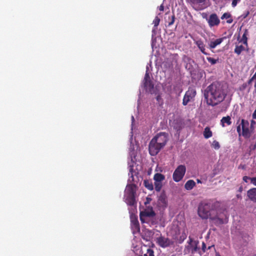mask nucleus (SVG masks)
Masks as SVG:
<instances>
[{"instance_id":"obj_44","label":"nucleus","mask_w":256,"mask_h":256,"mask_svg":"<svg viewBox=\"0 0 256 256\" xmlns=\"http://www.w3.org/2000/svg\"><path fill=\"white\" fill-rule=\"evenodd\" d=\"M252 118L254 119H256V109L254 111L253 114H252Z\"/></svg>"},{"instance_id":"obj_33","label":"nucleus","mask_w":256,"mask_h":256,"mask_svg":"<svg viewBox=\"0 0 256 256\" xmlns=\"http://www.w3.org/2000/svg\"><path fill=\"white\" fill-rule=\"evenodd\" d=\"M206 0H190V2L194 4H197L204 3Z\"/></svg>"},{"instance_id":"obj_55","label":"nucleus","mask_w":256,"mask_h":256,"mask_svg":"<svg viewBox=\"0 0 256 256\" xmlns=\"http://www.w3.org/2000/svg\"><path fill=\"white\" fill-rule=\"evenodd\" d=\"M254 122H254V120H252V124H254Z\"/></svg>"},{"instance_id":"obj_47","label":"nucleus","mask_w":256,"mask_h":256,"mask_svg":"<svg viewBox=\"0 0 256 256\" xmlns=\"http://www.w3.org/2000/svg\"><path fill=\"white\" fill-rule=\"evenodd\" d=\"M254 93L256 94V82H255V83H254Z\"/></svg>"},{"instance_id":"obj_45","label":"nucleus","mask_w":256,"mask_h":256,"mask_svg":"<svg viewBox=\"0 0 256 256\" xmlns=\"http://www.w3.org/2000/svg\"><path fill=\"white\" fill-rule=\"evenodd\" d=\"M159 10H160V11H163V10H164V6H163V5H162H162L160 6Z\"/></svg>"},{"instance_id":"obj_43","label":"nucleus","mask_w":256,"mask_h":256,"mask_svg":"<svg viewBox=\"0 0 256 256\" xmlns=\"http://www.w3.org/2000/svg\"><path fill=\"white\" fill-rule=\"evenodd\" d=\"M152 200L151 198H147L146 201L144 202L145 204H147L150 202Z\"/></svg>"},{"instance_id":"obj_25","label":"nucleus","mask_w":256,"mask_h":256,"mask_svg":"<svg viewBox=\"0 0 256 256\" xmlns=\"http://www.w3.org/2000/svg\"><path fill=\"white\" fill-rule=\"evenodd\" d=\"M144 184L148 190H152L154 189V186L151 180H144Z\"/></svg>"},{"instance_id":"obj_29","label":"nucleus","mask_w":256,"mask_h":256,"mask_svg":"<svg viewBox=\"0 0 256 256\" xmlns=\"http://www.w3.org/2000/svg\"><path fill=\"white\" fill-rule=\"evenodd\" d=\"M212 146L215 150H218L220 148V144L218 141L214 140L212 144Z\"/></svg>"},{"instance_id":"obj_21","label":"nucleus","mask_w":256,"mask_h":256,"mask_svg":"<svg viewBox=\"0 0 256 256\" xmlns=\"http://www.w3.org/2000/svg\"><path fill=\"white\" fill-rule=\"evenodd\" d=\"M222 20L227 19L226 22L228 24H232L233 22L232 14L230 12H225L221 16Z\"/></svg>"},{"instance_id":"obj_49","label":"nucleus","mask_w":256,"mask_h":256,"mask_svg":"<svg viewBox=\"0 0 256 256\" xmlns=\"http://www.w3.org/2000/svg\"><path fill=\"white\" fill-rule=\"evenodd\" d=\"M242 187L241 186L238 188L239 192H241L242 191Z\"/></svg>"},{"instance_id":"obj_46","label":"nucleus","mask_w":256,"mask_h":256,"mask_svg":"<svg viewBox=\"0 0 256 256\" xmlns=\"http://www.w3.org/2000/svg\"><path fill=\"white\" fill-rule=\"evenodd\" d=\"M256 78H253V76H252V78L249 80L248 82V84H250L254 80H255Z\"/></svg>"},{"instance_id":"obj_50","label":"nucleus","mask_w":256,"mask_h":256,"mask_svg":"<svg viewBox=\"0 0 256 256\" xmlns=\"http://www.w3.org/2000/svg\"><path fill=\"white\" fill-rule=\"evenodd\" d=\"M156 100H157L158 101V100H159L160 98V96H159V95H158V96H156Z\"/></svg>"},{"instance_id":"obj_37","label":"nucleus","mask_w":256,"mask_h":256,"mask_svg":"<svg viewBox=\"0 0 256 256\" xmlns=\"http://www.w3.org/2000/svg\"><path fill=\"white\" fill-rule=\"evenodd\" d=\"M240 0H232V6L235 7L236 6L238 1H240Z\"/></svg>"},{"instance_id":"obj_32","label":"nucleus","mask_w":256,"mask_h":256,"mask_svg":"<svg viewBox=\"0 0 256 256\" xmlns=\"http://www.w3.org/2000/svg\"><path fill=\"white\" fill-rule=\"evenodd\" d=\"M144 256H154V252L153 250L150 248H148L147 250L146 254H144Z\"/></svg>"},{"instance_id":"obj_2","label":"nucleus","mask_w":256,"mask_h":256,"mask_svg":"<svg viewBox=\"0 0 256 256\" xmlns=\"http://www.w3.org/2000/svg\"><path fill=\"white\" fill-rule=\"evenodd\" d=\"M136 186L134 184H128L125 190L124 201L130 206H134L136 204Z\"/></svg>"},{"instance_id":"obj_57","label":"nucleus","mask_w":256,"mask_h":256,"mask_svg":"<svg viewBox=\"0 0 256 256\" xmlns=\"http://www.w3.org/2000/svg\"><path fill=\"white\" fill-rule=\"evenodd\" d=\"M176 128V129L178 130H180V128Z\"/></svg>"},{"instance_id":"obj_12","label":"nucleus","mask_w":256,"mask_h":256,"mask_svg":"<svg viewBox=\"0 0 256 256\" xmlns=\"http://www.w3.org/2000/svg\"><path fill=\"white\" fill-rule=\"evenodd\" d=\"M132 228L134 230L139 232L140 227L138 216L135 214H131L130 216Z\"/></svg>"},{"instance_id":"obj_48","label":"nucleus","mask_w":256,"mask_h":256,"mask_svg":"<svg viewBox=\"0 0 256 256\" xmlns=\"http://www.w3.org/2000/svg\"><path fill=\"white\" fill-rule=\"evenodd\" d=\"M236 197L238 198V199H242V196L240 194H236Z\"/></svg>"},{"instance_id":"obj_18","label":"nucleus","mask_w":256,"mask_h":256,"mask_svg":"<svg viewBox=\"0 0 256 256\" xmlns=\"http://www.w3.org/2000/svg\"><path fill=\"white\" fill-rule=\"evenodd\" d=\"M248 30L245 29L244 33L242 34V38L239 40L240 42H242L246 48L248 47Z\"/></svg>"},{"instance_id":"obj_41","label":"nucleus","mask_w":256,"mask_h":256,"mask_svg":"<svg viewBox=\"0 0 256 256\" xmlns=\"http://www.w3.org/2000/svg\"><path fill=\"white\" fill-rule=\"evenodd\" d=\"M250 14V12L248 10H247L243 14V17L244 18H246Z\"/></svg>"},{"instance_id":"obj_5","label":"nucleus","mask_w":256,"mask_h":256,"mask_svg":"<svg viewBox=\"0 0 256 256\" xmlns=\"http://www.w3.org/2000/svg\"><path fill=\"white\" fill-rule=\"evenodd\" d=\"M162 148L159 146L155 140L152 139L148 145L149 152L151 156H156Z\"/></svg>"},{"instance_id":"obj_30","label":"nucleus","mask_w":256,"mask_h":256,"mask_svg":"<svg viewBox=\"0 0 256 256\" xmlns=\"http://www.w3.org/2000/svg\"><path fill=\"white\" fill-rule=\"evenodd\" d=\"M186 235L184 232H183L182 235L180 236V238L178 240V241L179 244H182L184 240L186 238Z\"/></svg>"},{"instance_id":"obj_39","label":"nucleus","mask_w":256,"mask_h":256,"mask_svg":"<svg viewBox=\"0 0 256 256\" xmlns=\"http://www.w3.org/2000/svg\"><path fill=\"white\" fill-rule=\"evenodd\" d=\"M250 178H250V177H248V176H243V178H242V180H243L244 182H248V180H250Z\"/></svg>"},{"instance_id":"obj_22","label":"nucleus","mask_w":256,"mask_h":256,"mask_svg":"<svg viewBox=\"0 0 256 256\" xmlns=\"http://www.w3.org/2000/svg\"><path fill=\"white\" fill-rule=\"evenodd\" d=\"M220 122L223 127L225 126V123L228 126H230L232 124L231 118L230 116H224L222 118Z\"/></svg>"},{"instance_id":"obj_8","label":"nucleus","mask_w":256,"mask_h":256,"mask_svg":"<svg viewBox=\"0 0 256 256\" xmlns=\"http://www.w3.org/2000/svg\"><path fill=\"white\" fill-rule=\"evenodd\" d=\"M144 210L140 212V220L142 223L146 222L148 218H152L156 215L153 209H144Z\"/></svg>"},{"instance_id":"obj_35","label":"nucleus","mask_w":256,"mask_h":256,"mask_svg":"<svg viewBox=\"0 0 256 256\" xmlns=\"http://www.w3.org/2000/svg\"><path fill=\"white\" fill-rule=\"evenodd\" d=\"M250 181L252 184L256 186V177L251 178Z\"/></svg>"},{"instance_id":"obj_28","label":"nucleus","mask_w":256,"mask_h":256,"mask_svg":"<svg viewBox=\"0 0 256 256\" xmlns=\"http://www.w3.org/2000/svg\"><path fill=\"white\" fill-rule=\"evenodd\" d=\"M174 21L175 16L174 14L170 16H168V26H170L174 24Z\"/></svg>"},{"instance_id":"obj_36","label":"nucleus","mask_w":256,"mask_h":256,"mask_svg":"<svg viewBox=\"0 0 256 256\" xmlns=\"http://www.w3.org/2000/svg\"><path fill=\"white\" fill-rule=\"evenodd\" d=\"M240 124L238 125L237 128H236V131L238 132V135L239 136H240L242 134H241V129H240Z\"/></svg>"},{"instance_id":"obj_42","label":"nucleus","mask_w":256,"mask_h":256,"mask_svg":"<svg viewBox=\"0 0 256 256\" xmlns=\"http://www.w3.org/2000/svg\"><path fill=\"white\" fill-rule=\"evenodd\" d=\"M198 248L197 246V244H196V246H194V248L192 250V252H196L198 250Z\"/></svg>"},{"instance_id":"obj_60","label":"nucleus","mask_w":256,"mask_h":256,"mask_svg":"<svg viewBox=\"0 0 256 256\" xmlns=\"http://www.w3.org/2000/svg\"><path fill=\"white\" fill-rule=\"evenodd\" d=\"M172 256H176L172 255Z\"/></svg>"},{"instance_id":"obj_14","label":"nucleus","mask_w":256,"mask_h":256,"mask_svg":"<svg viewBox=\"0 0 256 256\" xmlns=\"http://www.w3.org/2000/svg\"><path fill=\"white\" fill-rule=\"evenodd\" d=\"M144 84L145 88H148L150 90L154 88V84L150 80L149 74L147 72L144 76Z\"/></svg>"},{"instance_id":"obj_27","label":"nucleus","mask_w":256,"mask_h":256,"mask_svg":"<svg viewBox=\"0 0 256 256\" xmlns=\"http://www.w3.org/2000/svg\"><path fill=\"white\" fill-rule=\"evenodd\" d=\"M158 200L160 201L164 204H166V197L164 193H162L160 196Z\"/></svg>"},{"instance_id":"obj_26","label":"nucleus","mask_w":256,"mask_h":256,"mask_svg":"<svg viewBox=\"0 0 256 256\" xmlns=\"http://www.w3.org/2000/svg\"><path fill=\"white\" fill-rule=\"evenodd\" d=\"M162 186V182L154 181V188L156 192H160Z\"/></svg>"},{"instance_id":"obj_20","label":"nucleus","mask_w":256,"mask_h":256,"mask_svg":"<svg viewBox=\"0 0 256 256\" xmlns=\"http://www.w3.org/2000/svg\"><path fill=\"white\" fill-rule=\"evenodd\" d=\"M196 186V182L194 180H188L184 184V188L186 190H191Z\"/></svg>"},{"instance_id":"obj_7","label":"nucleus","mask_w":256,"mask_h":256,"mask_svg":"<svg viewBox=\"0 0 256 256\" xmlns=\"http://www.w3.org/2000/svg\"><path fill=\"white\" fill-rule=\"evenodd\" d=\"M196 90L194 88H189L186 92L182 100V104L186 106L196 95Z\"/></svg>"},{"instance_id":"obj_19","label":"nucleus","mask_w":256,"mask_h":256,"mask_svg":"<svg viewBox=\"0 0 256 256\" xmlns=\"http://www.w3.org/2000/svg\"><path fill=\"white\" fill-rule=\"evenodd\" d=\"M244 50H246L248 52V47H246V48H245V47L242 45H236L234 50V52L238 56L242 51Z\"/></svg>"},{"instance_id":"obj_52","label":"nucleus","mask_w":256,"mask_h":256,"mask_svg":"<svg viewBox=\"0 0 256 256\" xmlns=\"http://www.w3.org/2000/svg\"><path fill=\"white\" fill-rule=\"evenodd\" d=\"M178 89L179 90V93H180L182 91V88H180V87L178 88Z\"/></svg>"},{"instance_id":"obj_1","label":"nucleus","mask_w":256,"mask_h":256,"mask_svg":"<svg viewBox=\"0 0 256 256\" xmlns=\"http://www.w3.org/2000/svg\"><path fill=\"white\" fill-rule=\"evenodd\" d=\"M226 95L222 86L218 82H214L208 86L204 93L208 104L212 106H216L222 102Z\"/></svg>"},{"instance_id":"obj_6","label":"nucleus","mask_w":256,"mask_h":256,"mask_svg":"<svg viewBox=\"0 0 256 256\" xmlns=\"http://www.w3.org/2000/svg\"><path fill=\"white\" fill-rule=\"evenodd\" d=\"M220 206L218 202L214 200H204L200 203L198 208H218Z\"/></svg>"},{"instance_id":"obj_17","label":"nucleus","mask_w":256,"mask_h":256,"mask_svg":"<svg viewBox=\"0 0 256 256\" xmlns=\"http://www.w3.org/2000/svg\"><path fill=\"white\" fill-rule=\"evenodd\" d=\"M247 196L252 201L256 202V188H252L247 192Z\"/></svg>"},{"instance_id":"obj_4","label":"nucleus","mask_w":256,"mask_h":256,"mask_svg":"<svg viewBox=\"0 0 256 256\" xmlns=\"http://www.w3.org/2000/svg\"><path fill=\"white\" fill-rule=\"evenodd\" d=\"M168 134L165 132H160L156 134L152 139L163 148L168 141Z\"/></svg>"},{"instance_id":"obj_9","label":"nucleus","mask_w":256,"mask_h":256,"mask_svg":"<svg viewBox=\"0 0 256 256\" xmlns=\"http://www.w3.org/2000/svg\"><path fill=\"white\" fill-rule=\"evenodd\" d=\"M156 242L162 248L168 247L174 244V242L170 238L162 236L156 238Z\"/></svg>"},{"instance_id":"obj_58","label":"nucleus","mask_w":256,"mask_h":256,"mask_svg":"<svg viewBox=\"0 0 256 256\" xmlns=\"http://www.w3.org/2000/svg\"><path fill=\"white\" fill-rule=\"evenodd\" d=\"M132 120H134V116H132Z\"/></svg>"},{"instance_id":"obj_10","label":"nucleus","mask_w":256,"mask_h":256,"mask_svg":"<svg viewBox=\"0 0 256 256\" xmlns=\"http://www.w3.org/2000/svg\"><path fill=\"white\" fill-rule=\"evenodd\" d=\"M241 126L242 128V135L245 138H249L250 136V133L248 128V122L242 119L241 122Z\"/></svg>"},{"instance_id":"obj_24","label":"nucleus","mask_w":256,"mask_h":256,"mask_svg":"<svg viewBox=\"0 0 256 256\" xmlns=\"http://www.w3.org/2000/svg\"><path fill=\"white\" fill-rule=\"evenodd\" d=\"M165 179V176L162 174L156 173L154 176V181L162 182Z\"/></svg>"},{"instance_id":"obj_16","label":"nucleus","mask_w":256,"mask_h":256,"mask_svg":"<svg viewBox=\"0 0 256 256\" xmlns=\"http://www.w3.org/2000/svg\"><path fill=\"white\" fill-rule=\"evenodd\" d=\"M198 216L202 219H207L210 216L208 209H198Z\"/></svg>"},{"instance_id":"obj_34","label":"nucleus","mask_w":256,"mask_h":256,"mask_svg":"<svg viewBox=\"0 0 256 256\" xmlns=\"http://www.w3.org/2000/svg\"><path fill=\"white\" fill-rule=\"evenodd\" d=\"M160 22V19L158 16H156L153 21V24L155 27H156L158 26Z\"/></svg>"},{"instance_id":"obj_51","label":"nucleus","mask_w":256,"mask_h":256,"mask_svg":"<svg viewBox=\"0 0 256 256\" xmlns=\"http://www.w3.org/2000/svg\"><path fill=\"white\" fill-rule=\"evenodd\" d=\"M252 150H255L256 148V144L252 146Z\"/></svg>"},{"instance_id":"obj_54","label":"nucleus","mask_w":256,"mask_h":256,"mask_svg":"<svg viewBox=\"0 0 256 256\" xmlns=\"http://www.w3.org/2000/svg\"><path fill=\"white\" fill-rule=\"evenodd\" d=\"M190 244L191 242H192V238H190Z\"/></svg>"},{"instance_id":"obj_53","label":"nucleus","mask_w":256,"mask_h":256,"mask_svg":"<svg viewBox=\"0 0 256 256\" xmlns=\"http://www.w3.org/2000/svg\"><path fill=\"white\" fill-rule=\"evenodd\" d=\"M212 246H214V245H212V246H209L208 247V250L210 249V248H212Z\"/></svg>"},{"instance_id":"obj_23","label":"nucleus","mask_w":256,"mask_h":256,"mask_svg":"<svg viewBox=\"0 0 256 256\" xmlns=\"http://www.w3.org/2000/svg\"><path fill=\"white\" fill-rule=\"evenodd\" d=\"M203 134L204 138L206 139H208L212 136V132L210 130V129L208 126H206L204 128Z\"/></svg>"},{"instance_id":"obj_15","label":"nucleus","mask_w":256,"mask_h":256,"mask_svg":"<svg viewBox=\"0 0 256 256\" xmlns=\"http://www.w3.org/2000/svg\"><path fill=\"white\" fill-rule=\"evenodd\" d=\"M225 38V37H223L216 39L214 40H211L208 44L209 48L211 50L214 48L216 46L220 44Z\"/></svg>"},{"instance_id":"obj_13","label":"nucleus","mask_w":256,"mask_h":256,"mask_svg":"<svg viewBox=\"0 0 256 256\" xmlns=\"http://www.w3.org/2000/svg\"><path fill=\"white\" fill-rule=\"evenodd\" d=\"M200 52L205 55H208L209 54L206 52V45L202 40H198L194 42Z\"/></svg>"},{"instance_id":"obj_38","label":"nucleus","mask_w":256,"mask_h":256,"mask_svg":"<svg viewBox=\"0 0 256 256\" xmlns=\"http://www.w3.org/2000/svg\"><path fill=\"white\" fill-rule=\"evenodd\" d=\"M129 171L131 173V176L132 177L133 176V172H134V169H133V166H129Z\"/></svg>"},{"instance_id":"obj_56","label":"nucleus","mask_w":256,"mask_h":256,"mask_svg":"<svg viewBox=\"0 0 256 256\" xmlns=\"http://www.w3.org/2000/svg\"><path fill=\"white\" fill-rule=\"evenodd\" d=\"M198 182H201L200 180H197Z\"/></svg>"},{"instance_id":"obj_31","label":"nucleus","mask_w":256,"mask_h":256,"mask_svg":"<svg viewBox=\"0 0 256 256\" xmlns=\"http://www.w3.org/2000/svg\"><path fill=\"white\" fill-rule=\"evenodd\" d=\"M208 61L210 63L212 64H216L218 61V59L216 60L211 57H208L206 58Z\"/></svg>"},{"instance_id":"obj_11","label":"nucleus","mask_w":256,"mask_h":256,"mask_svg":"<svg viewBox=\"0 0 256 256\" xmlns=\"http://www.w3.org/2000/svg\"><path fill=\"white\" fill-rule=\"evenodd\" d=\"M210 27L218 26L220 24V20L216 14H211L209 18L206 19Z\"/></svg>"},{"instance_id":"obj_3","label":"nucleus","mask_w":256,"mask_h":256,"mask_svg":"<svg viewBox=\"0 0 256 256\" xmlns=\"http://www.w3.org/2000/svg\"><path fill=\"white\" fill-rule=\"evenodd\" d=\"M186 172V166L182 164L178 166L172 174V178L174 182H178L184 178Z\"/></svg>"},{"instance_id":"obj_40","label":"nucleus","mask_w":256,"mask_h":256,"mask_svg":"<svg viewBox=\"0 0 256 256\" xmlns=\"http://www.w3.org/2000/svg\"><path fill=\"white\" fill-rule=\"evenodd\" d=\"M206 244L204 242H203L202 244V250L203 252H206Z\"/></svg>"},{"instance_id":"obj_59","label":"nucleus","mask_w":256,"mask_h":256,"mask_svg":"<svg viewBox=\"0 0 256 256\" xmlns=\"http://www.w3.org/2000/svg\"><path fill=\"white\" fill-rule=\"evenodd\" d=\"M147 208H152V207H148Z\"/></svg>"}]
</instances>
